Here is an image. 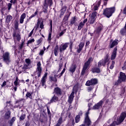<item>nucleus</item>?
Instances as JSON below:
<instances>
[{"label": "nucleus", "instance_id": "nucleus-27", "mask_svg": "<svg viewBox=\"0 0 126 126\" xmlns=\"http://www.w3.org/2000/svg\"><path fill=\"white\" fill-rule=\"evenodd\" d=\"M59 54V45H56L54 49V54L57 57Z\"/></svg>", "mask_w": 126, "mask_h": 126}, {"label": "nucleus", "instance_id": "nucleus-39", "mask_svg": "<svg viewBox=\"0 0 126 126\" xmlns=\"http://www.w3.org/2000/svg\"><path fill=\"white\" fill-rule=\"evenodd\" d=\"M76 21V18L75 17H73L72 18V19L70 21V24H71L72 25V24H74Z\"/></svg>", "mask_w": 126, "mask_h": 126}, {"label": "nucleus", "instance_id": "nucleus-22", "mask_svg": "<svg viewBox=\"0 0 126 126\" xmlns=\"http://www.w3.org/2000/svg\"><path fill=\"white\" fill-rule=\"evenodd\" d=\"M13 37H16L17 41H20L21 39V36L19 33H16V31H15L13 34Z\"/></svg>", "mask_w": 126, "mask_h": 126}, {"label": "nucleus", "instance_id": "nucleus-58", "mask_svg": "<svg viewBox=\"0 0 126 126\" xmlns=\"http://www.w3.org/2000/svg\"><path fill=\"white\" fill-rule=\"evenodd\" d=\"M123 70H125L126 69V63L125 62L124 64V66L122 67Z\"/></svg>", "mask_w": 126, "mask_h": 126}, {"label": "nucleus", "instance_id": "nucleus-2", "mask_svg": "<svg viewBox=\"0 0 126 126\" xmlns=\"http://www.w3.org/2000/svg\"><path fill=\"white\" fill-rule=\"evenodd\" d=\"M126 80V75L125 73H123V72H121L120 73L119 79L115 82V85L118 86V85H120L121 82H125Z\"/></svg>", "mask_w": 126, "mask_h": 126}, {"label": "nucleus", "instance_id": "nucleus-43", "mask_svg": "<svg viewBox=\"0 0 126 126\" xmlns=\"http://www.w3.org/2000/svg\"><path fill=\"white\" fill-rule=\"evenodd\" d=\"M70 15V14L69 13H68L67 15H66V16H64V20L65 21H67V20H68V17H69V16Z\"/></svg>", "mask_w": 126, "mask_h": 126}, {"label": "nucleus", "instance_id": "nucleus-46", "mask_svg": "<svg viewBox=\"0 0 126 126\" xmlns=\"http://www.w3.org/2000/svg\"><path fill=\"white\" fill-rule=\"evenodd\" d=\"M44 21H42L41 23H40V29H44Z\"/></svg>", "mask_w": 126, "mask_h": 126}, {"label": "nucleus", "instance_id": "nucleus-12", "mask_svg": "<svg viewBox=\"0 0 126 126\" xmlns=\"http://www.w3.org/2000/svg\"><path fill=\"white\" fill-rule=\"evenodd\" d=\"M104 103V101L102 100H100L98 103H96L95 105H94L93 107V110H99L100 108H101L102 105H103V103Z\"/></svg>", "mask_w": 126, "mask_h": 126}, {"label": "nucleus", "instance_id": "nucleus-1", "mask_svg": "<svg viewBox=\"0 0 126 126\" xmlns=\"http://www.w3.org/2000/svg\"><path fill=\"white\" fill-rule=\"evenodd\" d=\"M115 10H116V7H115L106 8L103 10V14L107 17V18H110L113 15V13L115 12Z\"/></svg>", "mask_w": 126, "mask_h": 126}, {"label": "nucleus", "instance_id": "nucleus-47", "mask_svg": "<svg viewBox=\"0 0 126 126\" xmlns=\"http://www.w3.org/2000/svg\"><path fill=\"white\" fill-rule=\"evenodd\" d=\"M42 41H43V38L41 37L40 38H39L37 41V45H40V44L42 43Z\"/></svg>", "mask_w": 126, "mask_h": 126}, {"label": "nucleus", "instance_id": "nucleus-37", "mask_svg": "<svg viewBox=\"0 0 126 126\" xmlns=\"http://www.w3.org/2000/svg\"><path fill=\"white\" fill-rule=\"evenodd\" d=\"M63 123V117H61L58 121V123L57 124V125H59V126H61V125H62V123Z\"/></svg>", "mask_w": 126, "mask_h": 126}, {"label": "nucleus", "instance_id": "nucleus-64", "mask_svg": "<svg viewBox=\"0 0 126 126\" xmlns=\"http://www.w3.org/2000/svg\"><path fill=\"white\" fill-rule=\"evenodd\" d=\"M25 126H30V123H29V121H27L26 122Z\"/></svg>", "mask_w": 126, "mask_h": 126}, {"label": "nucleus", "instance_id": "nucleus-62", "mask_svg": "<svg viewBox=\"0 0 126 126\" xmlns=\"http://www.w3.org/2000/svg\"><path fill=\"white\" fill-rule=\"evenodd\" d=\"M89 111H88L87 112H86V115H85V118H89Z\"/></svg>", "mask_w": 126, "mask_h": 126}, {"label": "nucleus", "instance_id": "nucleus-57", "mask_svg": "<svg viewBox=\"0 0 126 126\" xmlns=\"http://www.w3.org/2000/svg\"><path fill=\"white\" fill-rule=\"evenodd\" d=\"M45 52V50H41L39 52V55L40 56H43V55H44V53Z\"/></svg>", "mask_w": 126, "mask_h": 126}, {"label": "nucleus", "instance_id": "nucleus-8", "mask_svg": "<svg viewBox=\"0 0 126 126\" xmlns=\"http://www.w3.org/2000/svg\"><path fill=\"white\" fill-rule=\"evenodd\" d=\"M47 78H48V73L46 72L44 74L40 81V84H41L42 86H43L44 88L47 87V86H46V81L47 80Z\"/></svg>", "mask_w": 126, "mask_h": 126}, {"label": "nucleus", "instance_id": "nucleus-24", "mask_svg": "<svg viewBox=\"0 0 126 126\" xmlns=\"http://www.w3.org/2000/svg\"><path fill=\"white\" fill-rule=\"evenodd\" d=\"M94 60V59H93V58L90 57L88 61L86 63H85V64L89 65H89H90V63H91L93 62Z\"/></svg>", "mask_w": 126, "mask_h": 126}, {"label": "nucleus", "instance_id": "nucleus-54", "mask_svg": "<svg viewBox=\"0 0 126 126\" xmlns=\"http://www.w3.org/2000/svg\"><path fill=\"white\" fill-rule=\"evenodd\" d=\"M47 113H48V116H49V117H51V111H50V108H49L48 107H47Z\"/></svg>", "mask_w": 126, "mask_h": 126}, {"label": "nucleus", "instance_id": "nucleus-10", "mask_svg": "<svg viewBox=\"0 0 126 126\" xmlns=\"http://www.w3.org/2000/svg\"><path fill=\"white\" fill-rule=\"evenodd\" d=\"M74 98V88L73 89V91L68 97L67 102L70 104V106H71V103L73 101V98Z\"/></svg>", "mask_w": 126, "mask_h": 126}, {"label": "nucleus", "instance_id": "nucleus-38", "mask_svg": "<svg viewBox=\"0 0 126 126\" xmlns=\"http://www.w3.org/2000/svg\"><path fill=\"white\" fill-rule=\"evenodd\" d=\"M120 33L123 36L125 35L126 33V29H122L120 31Z\"/></svg>", "mask_w": 126, "mask_h": 126}, {"label": "nucleus", "instance_id": "nucleus-53", "mask_svg": "<svg viewBox=\"0 0 126 126\" xmlns=\"http://www.w3.org/2000/svg\"><path fill=\"white\" fill-rule=\"evenodd\" d=\"M24 45V42L22 41L20 45L19 46L20 50H22V48H23V45Z\"/></svg>", "mask_w": 126, "mask_h": 126}, {"label": "nucleus", "instance_id": "nucleus-63", "mask_svg": "<svg viewBox=\"0 0 126 126\" xmlns=\"http://www.w3.org/2000/svg\"><path fill=\"white\" fill-rule=\"evenodd\" d=\"M71 125V126H74V125H75V122H74V119H73L72 120Z\"/></svg>", "mask_w": 126, "mask_h": 126}, {"label": "nucleus", "instance_id": "nucleus-17", "mask_svg": "<svg viewBox=\"0 0 126 126\" xmlns=\"http://www.w3.org/2000/svg\"><path fill=\"white\" fill-rule=\"evenodd\" d=\"M91 70L93 73H100L101 72V69L97 67H93Z\"/></svg>", "mask_w": 126, "mask_h": 126}, {"label": "nucleus", "instance_id": "nucleus-51", "mask_svg": "<svg viewBox=\"0 0 126 126\" xmlns=\"http://www.w3.org/2000/svg\"><path fill=\"white\" fill-rule=\"evenodd\" d=\"M26 96L31 98V97H32V94L29 92H28L26 94Z\"/></svg>", "mask_w": 126, "mask_h": 126}, {"label": "nucleus", "instance_id": "nucleus-50", "mask_svg": "<svg viewBox=\"0 0 126 126\" xmlns=\"http://www.w3.org/2000/svg\"><path fill=\"white\" fill-rule=\"evenodd\" d=\"M18 25H19L18 22H17L15 24V29L16 30H18Z\"/></svg>", "mask_w": 126, "mask_h": 126}, {"label": "nucleus", "instance_id": "nucleus-55", "mask_svg": "<svg viewBox=\"0 0 126 126\" xmlns=\"http://www.w3.org/2000/svg\"><path fill=\"white\" fill-rule=\"evenodd\" d=\"M40 23H41V21H40V20H38L37 23V24L36 25V28H39V26Z\"/></svg>", "mask_w": 126, "mask_h": 126}, {"label": "nucleus", "instance_id": "nucleus-7", "mask_svg": "<svg viewBox=\"0 0 126 126\" xmlns=\"http://www.w3.org/2000/svg\"><path fill=\"white\" fill-rule=\"evenodd\" d=\"M52 4L53 1L52 0H45L44 6L46 7V8H44L43 12H44V13H47V12H48V6H52Z\"/></svg>", "mask_w": 126, "mask_h": 126}, {"label": "nucleus", "instance_id": "nucleus-21", "mask_svg": "<svg viewBox=\"0 0 126 126\" xmlns=\"http://www.w3.org/2000/svg\"><path fill=\"white\" fill-rule=\"evenodd\" d=\"M119 42V40L118 39H115L114 41H113L112 43L110 45V47L111 48H114V47H115V46H117V45H118V42Z\"/></svg>", "mask_w": 126, "mask_h": 126}, {"label": "nucleus", "instance_id": "nucleus-28", "mask_svg": "<svg viewBox=\"0 0 126 126\" xmlns=\"http://www.w3.org/2000/svg\"><path fill=\"white\" fill-rule=\"evenodd\" d=\"M38 12H39V10L37 9H36V10L34 12V13L29 18V19H31L32 18H33V17H35V16H36V15H38Z\"/></svg>", "mask_w": 126, "mask_h": 126}, {"label": "nucleus", "instance_id": "nucleus-48", "mask_svg": "<svg viewBox=\"0 0 126 126\" xmlns=\"http://www.w3.org/2000/svg\"><path fill=\"white\" fill-rule=\"evenodd\" d=\"M11 6H12V3H8L7 4L8 10H10V9L11 8Z\"/></svg>", "mask_w": 126, "mask_h": 126}, {"label": "nucleus", "instance_id": "nucleus-40", "mask_svg": "<svg viewBox=\"0 0 126 126\" xmlns=\"http://www.w3.org/2000/svg\"><path fill=\"white\" fill-rule=\"evenodd\" d=\"M25 118H26V115L22 114L20 117V121H24Z\"/></svg>", "mask_w": 126, "mask_h": 126}, {"label": "nucleus", "instance_id": "nucleus-31", "mask_svg": "<svg viewBox=\"0 0 126 126\" xmlns=\"http://www.w3.org/2000/svg\"><path fill=\"white\" fill-rule=\"evenodd\" d=\"M103 30V26H99L96 28V33H100Z\"/></svg>", "mask_w": 126, "mask_h": 126}, {"label": "nucleus", "instance_id": "nucleus-23", "mask_svg": "<svg viewBox=\"0 0 126 126\" xmlns=\"http://www.w3.org/2000/svg\"><path fill=\"white\" fill-rule=\"evenodd\" d=\"M50 81L51 82H55V83H57L58 81V79H57V77L56 76H50L49 77Z\"/></svg>", "mask_w": 126, "mask_h": 126}, {"label": "nucleus", "instance_id": "nucleus-34", "mask_svg": "<svg viewBox=\"0 0 126 126\" xmlns=\"http://www.w3.org/2000/svg\"><path fill=\"white\" fill-rule=\"evenodd\" d=\"M22 69V71H25L27 69H28V65L27 64H24Z\"/></svg>", "mask_w": 126, "mask_h": 126}, {"label": "nucleus", "instance_id": "nucleus-32", "mask_svg": "<svg viewBox=\"0 0 126 126\" xmlns=\"http://www.w3.org/2000/svg\"><path fill=\"white\" fill-rule=\"evenodd\" d=\"M100 4H101V2H100V1H99L97 2V5L94 6V11L95 10H98V8H99V6H100Z\"/></svg>", "mask_w": 126, "mask_h": 126}, {"label": "nucleus", "instance_id": "nucleus-18", "mask_svg": "<svg viewBox=\"0 0 126 126\" xmlns=\"http://www.w3.org/2000/svg\"><path fill=\"white\" fill-rule=\"evenodd\" d=\"M78 48H77V52L78 54L80 53L81 51H82V49L83 47H84V42H80L79 45H78Z\"/></svg>", "mask_w": 126, "mask_h": 126}, {"label": "nucleus", "instance_id": "nucleus-44", "mask_svg": "<svg viewBox=\"0 0 126 126\" xmlns=\"http://www.w3.org/2000/svg\"><path fill=\"white\" fill-rule=\"evenodd\" d=\"M111 65L110 66V69H113V68H114V66L115 65V61H112V63H111Z\"/></svg>", "mask_w": 126, "mask_h": 126}, {"label": "nucleus", "instance_id": "nucleus-3", "mask_svg": "<svg viewBox=\"0 0 126 126\" xmlns=\"http://www.w3.org/2000/svg\"><path fill=\"white\" fill-rule=\"evenodd\" d=\"M109 61H110V58H109V55L107 54L106 55L104 60H101L98 63V67H101V65L105 66Z\"/></svg>", "mask_w": 126, "mask_h": 126}, {"label": "nucleus", "instance_id": "nucleus-25", "mask_svg": "<svg viewBox=\"0 0 126 126\" xmlns=\"http://www.w3.org/2000/svg\"><path fill=\"white\" fill-rule=\"evenodd\" d=\"M11 19H12V16H11L10 15H7L6 17V23H8H8L11 21Z\"/></svg>", "mask_w": 126, "mask_h": 126}, {"label": "nucleus", "instance_id": "nucleus-19", "mask_svg": "<svg viewBox=\"0 0 126 126\" xmlns=\"http://www.w3.org/2000/svg\"><path fill=\"white\" fill-rule=\"evenodd\" d=\"M26 18V14L25 13H23L20 18V24H23V22H24V19Z\"/></svg>", "mask_w": 126, "mask_h": 126}, {"label": "nucleus", "instance_id": "nucleus-15", "mask_svg": "<svg viewBox=\"0 0 126 126\" xmlns=\"http://www.w3.org/2000/svg\"><path fill=\"white\" fill-rule=\"evenodd\" d=\"M54 93L58 95L61 96V95L63 94V92L62 91V89L61 88L57 87L54 89Z\"/></svg>", "mask_w": 126, "mask_h": 126}, {"label": "nucleus", "instance_id": "nucleus-56", "mask_svg": "<svg viewBox=\"0 0 126 126\" xmlns=\"http://www.w3.org/2000/svg\"><path fill=\"white\" fill-rule=\"evenodd\" d=\"M85 72H86V71H85V70H83V69H82L81 73V75H84L85 74Z\"/></svg>", "mask_w": 126, "mask_h": 126}, {"label": "nucleus", "instance_id": "nucleus-4", "mask_svg": "<svg viewBox=\"0 0 126 126\" xmlns=\"http://www.w3.org/2000/svg\"><path fill=\"white\" fill-rule=\"evenodd\" d=\"M98 84V79L96 78H92L90 80H88L86 82V86H92L96 85Z\"/></svg>", "mask_w": 126, "mask_h": 126}, {"label": "nucleus", "instance_id": "nucleus-42", "mask_svg": "<svg viewBox=\"0 0 126 126\" xmlns=\"http://www.w3.org/2000/svg\"><path fill=\"white\" fill-rule=\"evenodd\" d=\"M89 66L88 65L84 63V65L83 66L82 69H83L86 71V70H87V69H88Z\"/></svg>", "mask_w": 126, "mask_h": 126}, {"label": "nucleus", "instance_id": "nucleus-61", "mask_svg": "<svg viewBox=\"0 0 126 126\" xmlns=\"http://www.w3.org/2000/svg\"><path fill=\"white\" fill-rule=\"evenodd\" d=\"M6 85V81H4L2 83V84L1 85V87H4V86Z\"/></svg>", "mask_w": 126, "mask_h": 126}, {"label": "nucleus", "instance_id": "nucleus-16", "mask_svg": "<svg viewBox=\"0 0 126 126\" xmlns=\"http://www.w3.org/2000/svg\"><path fill=\"white\" fill-rule=\"evenodd\" d=\"M10 115H11V112H10V111H8L6 112L3 117V120H9V119H10Z\"/></svg>", "mask_w": 126, "mask_h": 126}, {"label": "nucleus", "instance_id": "nucleus-35", "mask_svg": "<svg viewBox=\"0 0 126 126\" xmlns=\"http://www.w3.org/2000/svg\"><path fill=\"white\" fill-rule=\"evenodd\" d=\"M66 10V7L65 6L63 7V8L61 10V15H63Z\"/></svg>", "mask_w": 126, "mask_h": 126}, {"label": "nucleus", "instance_id": "nucleus-49", "mask_svg": "<svg viewBox=\"0 0 126 126\" xmlns=\"http://www.w3.org/2000/svg\"><path fill=\"white\" fill-rule=\"evenodd\" d=\"M94 89V87H89L87 88L88 92H91V91H92V90H93Z\"/></svg>", "mask_w": 126, "mask_h": 126}, {"label": "nucleus", "instance_id": "nucleus-20", "mask_svg": "<svg viewBox=\"0 0 126 126\" xmlns=\"http://www.w3.org/2000/svg\"><path fill=\"white\" fill-rule=\"evenodd\" d=\"M58 101H59V97L56 96V95H54L50 100L49 104H51V103H54V102H58Z\"/></svg>", "mask_w": 126, "mask_h": 126}, {"label": "nucleus", "instance_id": "nucleus-29", "mask_svg": "<svg viewBox=\"0 0 126 126\" xmlns=\"http://www.w3.org/2000/svg\"><path fill=\"white\" fill-rule=\"evenodd\" d=\"M75 69H76V66H75V65H72L70 68L69 71L71 72H74L75 71Z\"/></svg>", "mask_w": 126, "mask_h": 126}, {"label": "nucleus", "instance_id": "nucleus-9", "mask_svg": "<svg viewBox=\"0 0 126 126\" xmlns=\"http://www.w3.org/2000/svg\"><path fill=\"white\" fill-rule=\"evenodd\" d=\"M96 15L97 12L96 11L93 12L92 13L91 17L89 19V23H90V24H93V23L95 22V20H96L95 17H96Z\"/></svg>", "mask_w": 126, "mask_h": 126}, {"label": "nucleus", "instance_id": "nucleus-14", "mask_svg": "<svg viewBox=\"0 0 126 126\" xmlns=\"http://www.w3.org/2000/svg\"><path fill=\"white\" fill-rule=\"evenodd\" d=\"M91 120H90V118L89 117H85L84 121V124L86 126H91L92 124Z\"/></svg>", "mask_w": 126, "mask_h": 126}, {"label": "nucleus", "instance_id": "nucleus-6", "mask_svg": "<svg viewBox=\"0 0 126 126\" xmlns=\"http://www.w3.org/2000/svg\"><path fill=\"white\" fill-rule=\"evenodd\" d=\"M2 58H3V61L5 62L6 63H7V64H8V63H10L11 61H10V55H9V52H5L3 54L2 56Z\"/></svg>", "mask_w": 126, "mask_h": 126}, {"label": "nucleus", "instance_id": "nucleus-13", "mask_svg": "<svg viewBox=\"0 0 126 126\" xmlns=\"http://www.w3.org/2000/svg\"><path fill=\"white\" fill-rule=\"evenodd\" d=\"M117 51H118V47L116 46L113 49V51L112 53L111 58H110L111 61H114V60L116 59V57H117Z\"/></svg>", "mask_w": 126, "mask_h": 126}, {"label": "nucleus", "instance_id": "nucleus-26", "mask_svg": "<svg viewBox=\"0 0 126 126\" xmlns=\"http://www.w3.org/2000/svg\"><path fill=\"white\" fill-rule=\"evenodd\" d=\"M15 117H13L11 118L10 120L8 122V124H10V126H12V125H13L14 122H15Z\"/></svg>", "mask_w": 126, "mask_h": 126}, {"label": "nucleus", "instance_id": "nucleus-41", "mask_svg": "<svg viewBox=\"0 0 126 126\" xmlns=\"http://www.w3.org/2000/svg\"><path fill=\"white\" fill-rule=\"evenodd\" d=\"M25 62L26 63H27V65H29L30 64H31V60L29 59H26L25 60Z\"/></svg>", "mask_w": 126, "mask_h": 126}, {"label": "nucleus", "instance_id": "nucleus-52", "mask_svg": "<svg viewBox=\"0 0 126 126\" xmlns=\"http://www.w3.org/2000/svg\"><path fill=\"white\" fill-rule=\"evenodd\" d=\"M64 71H65V68H63V71L61 72V73L60 74L59 77H61L63 76V74L64 73Z\"/></svg>", "mask_w": 126, "mask_h": 126}, {"label": "nucleus", "instance_id": "nucleus-30", "mask_svg": "<svg viewBox=\"0 0 126 126\" xmlns=\"http://www.w3.org/2000/svg\"><path fill=\"white\" fill-rule=\"evenodd\" d=\"M81 117L79 115H77L75 118V122L76 124H78L80 122Z\"/></svg>", "mask_w": 126, "mask_h": 126}, {"label": "nucleus", "instance_id": "nucleus-45", "mask_svg": "<svg viewBox=\"0 0 126 126\" xmlns=\"http://www.w3.org/2000/svg\"><path fill=\"white\" fill-rule=\"evenodd\" d=\"M34 42H35V39H34V38L29 40L27 42L28 46L29 44H31V43H33Z\"/></svg>", "mask_w": 126, "mask_h": 126}, {"label": "nucleus", "instance_id": "nucleus-33", "mask_svg": "<svg viewBox=\"0 0 126 126\" xmlns=\"http://www.w3.org/2000/svg\"><path fill=\"white\" fill-rule=\"evenodd\" d=\"M84 25H85V24L83 23L82 22H81L78 27V30H81L82 28H83V26Z\"/></svg>", "mask_w": 126, "mask_h": 126}, {"label": "nucleus", "instance_id": "nucleus-59", "mask_svg": "<svg viewBox=\"0 0 126 126\" xmlns=\"http://www.w3.org/2000/svg\"><path fill=\"white\" fill-rule=\"evenodd\" d=\"M52 37V32H50L49 33V35H48V40L49 41H51V37Z\"/></svg>", "mask_w": 126, "mask_h": 126}, {"label": "nucleus", "instance_id": "nucleus-36", "mask_svg": "<svg viewBox=\"0 0 126 126\" xmlns=\"http://www.w3.org/2000/svg\"><path fill=\"white\" fill-rule=\"evenodd\" d=\"M19 80L18 79V77H16L15 81L14 82L15 86H17V85H19V82H18Z\"/></svg>", "mask_w": 126, "mask_h": 126}, {"label": "nucleus", "instance_id": "nucleus-5", "mask_svg": "<svg viewBox=\"0 0 126 126\" xmlns=\"http://www.w3.org/2000/svg\"><path fill=\"white\" fill-rule=\"evenodd\" d=\"M36 72L37 75V77H40L41 75L42 74V66H41V62H39L37 63L36 64Z\"/></svg>", "mask_w": 126, "mask_h": 126}, {"label": "nucleus", "instance_id": "nucleus-11", "mask_svg": "<svg viewBox=\"0 0 126 126\" xmlns=\"http://www.w3.org/2000/svg\"><path fill=\"white\" fill-rule=\"evenodd\" d=\"M68 45H69V43H65L63 44H62L59 48V51L60 53H63V51L66 50V48L68 47Z\"/></svg>", "mask_w": 126, "mask_h": 126}, {"label": "nucleus", "instance_id": "nucleus-60", "mask_svg": "<svg viewBox=\"0 0 126 126\" xmlns=\"http://www.w3.org/2000/svg\"><path fill=\"white\" fill-rule=\"evenodd\" d=\"M33 32H34V29L31 31V32L29 34V37H31V36H32V35L33 34Z\"/></svg>", "mask_w": 126, "mask_h": 126}]
</instances>
